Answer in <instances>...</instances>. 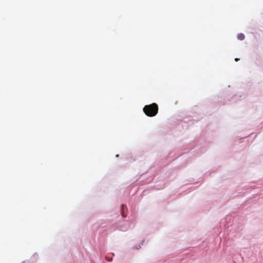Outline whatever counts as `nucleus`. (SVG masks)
<instances>
[{"instance_id": "obj_1", "label": "nucleus", "mask_w": 263, "mask_h": 263, "mask_svg": "<svg viewBox=\"0 0 263 263\" xmlns=\"http://www.w3.org/2000/svg\"><path fill=\"white\" fill-rule=\"evenodd\" d=\"M143 111L148 117L155 116L158 112V106L155 103L146 105L143 108Z\"/></svg>"}, {"instance_id": "obj_2", "label": "nucleus", "mask_w": 263, "mask_h": 263, "mask_svg": "<svg viewBox=\"0 0 263 263\" xmlns=\"http://www.w3.org/2000/svg\"><path fill=\"white\" fill-rule=\"evenodd\" d=\"M245 37V35L243 33H239L237 35V38L240 40H243Z\"/></svg>"}, {"instance_id": "obj_5", "label": "nucleus", "mask_w": 263, "mask_h": 263, "mask_svg": "<svg viewBox=\"0 0 263 263\" xmlns=\"http://www.w3.org/2000/svg\"><path fill=\"white\" fill-rule=\"evenodd\" d=\"M235 60L236 61H238V60H239V59H238V58H235Z\"/></svg>"}, {"instance_id": "obj_4", "label": "nucleus", "mask_w": 263, "mask_h": 263, "mask_svg": "<svg viewBox=\"0 0 263 263\" xmlns=\"http://www.w3.org/2000/svg\"><path fill=\"white\" fill-rule=\"evenodd\" d=\"M106 259L108 260V261H111L112 260V259H110V258H108V257H106Z\"/></svg>"}, {"instance_id": "obj_3", "label": "nucleus", "mask_w": 263, "mask_h": 263, "mask_svg": "<svg viewBox=\"0 0 263 263\" xmlns=\"http://www.w3.org/2000/svg\"><path fill=\"white\" fill-rule=\"evenodd\" d=\"M125 206V205L124 204H122V216L123 217H126V216L124 215V208Z\"/></svg>"}]
</instances>
